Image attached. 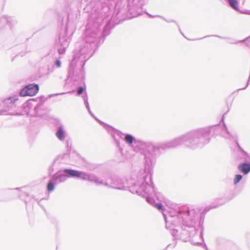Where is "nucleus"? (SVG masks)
<instances>
[{
    "label": "nucleus",
    "instance_id": "nucleus-33",
    "mask_svg": "<svg viewBox=\"0 0 250 250\" xmlns=\"http://www.w3.org/2000/svg\"><path fill=\"white\" fill-rule=\"evenodd\" d=\"M146 13H147V14L148 15V16L150 18H153V17H161V16H158V15H156V16H153V15H151V14H149V13H147V12H146Z\"/></svg>",
    "mask_w": 250,
    "mask_h": 250
},
{
    "label": "nucleus",
    "instance_id": "nucleus-27",
    "mask_svg": "<svg viewBox=\"0 0 250 250\" xmlns=\"http://www.w3.org/2000/svg\"><path fill=\"white\" fill-rule=\"evenodd\" d=\"M239 151L241 152V155L244 156V157H245V156L246 155H247V154L248 153V152H247L246 151H245L242 147L241 146L239 148Z\"/></svg>",
    "mask_w": 250,
    "mask_h": 250
},
{
    "label": "nucleus",
    "instance_id": "nucleus-9",
    "mask_svg": "<svg viewBox=\"0 0 250 250\" xmlns=\"http://www.w3.org/2000/svg\"><path fill=\"white\" fill-rule=\"evenodd\" d=\"M140 191L141 193L138 195L145 198L148 204L155 207L160 211H163L165 210V207L161 203L164 200V197L161 193L156 191L154 188L152 173L151 181L146 179Z\"/></svg>",
    "mask_w": 250,
    "mask_h": 250
},
{
    "label": "nucleus",
    "instance_id": "nucleus-12",
    "mask_svg": "<svg viewBox=\"0 0 250 250\" xmlns=\"http://www.w3.org/2000/svg\"><path fill=\"white\" fill-rule=\"evenodd\" d=\"M39 90V85L35 83H29L23 86L18 92L21 97H32L36 95Z\"/></svg>",
    "mask_w": 250,
    "mask_h": 250
},
{
    "label": "nucleus",
    "instance_id": "nucleus-13",
    "mask_svg": "<svg viewBox=\"0 0 250 250\" xmlns=\"http://www.w3.org/2000/svg\"><path fill=\"white\" fill-rule=\"evenodd\" d=\"M6 24L11 31H13L14 27L17 24L15 18L7 15H3L0 17V26Z\"/></svg>",
    "mask_w": 250,
    "mask_h": 250
},
{
    "label": "nucleus",
    "instance_id": "nucleus-16",
    "mask_svg": "<svg viewBox=\"0 0 250 250\" xmlns=\"http://www.w3.org/2000/svg\"><path fill=\"white\" fill-rule=\"evenodd\" d=\"M237 168L244 175H248L250 172V162L241 163L238 165Z\"/></svg>",
    "mask_w": 250,
    "mask_h": 250
},
{
    "label": "nucleus",
    "instance_id": "nucleus-10",
    "mask_svg": "<svg viewBox=\"0 0 250 250\" xmlns=\"http://www.w3.org/2000/svg\"><path fill=\"white\" fill-rule=\"evenodd\" d=\"M19 94H13L0 100V105L2 109L0 110V115H13L16 108V102L19 100Z\"/></svg>",
    "mask_w": 250,
    "mask_h": 250
},
{
    "label": "nucleus",
    "instance_id": "nucleus-15",
    "mask_svg": "<svg viewBox=\"0 0 250 250\" xmlns=\"http://www.w3.org/2000/svg\"><path fill=\"white\" fill-rule=\"evenodd\" d=\"M218 37V38H220L221 39H228L229 40V42H228L230 44H236L238 42H244V43H247V42H250V40H246L245 41L246 38H245V39L244 40H240V41H237L236 40V39H233V38H227V37H221L220 36H218V35H208V36H206L203 38H199V39H194V40H192L193 41L194 40H201V39H204V38H208V37ZM247 45L248 46V44H247Z\"/></svg>",
    "mask_w": 250,
    "mask_h": 250
},
{
    "label": "nucleus",
    "instance_id": "nucleus-32",
    "mask_svg": "<svg viewBox=\"0 0 250 250\" xmlns=\"http://www.w3.org/2000/svg\"><path fill=\"white\" fill-rule=\"evenodd\" d=\"M88 113H89V114L93 117V118H95V115L94 114L91 112L90 109H89V110H87Z\"/></svg>",
    "mask_w": 250,
    "mask_h": 250
},
{
    "label": "nucleus",
    "instance_id": "nucleus-37",
    "mask_svg": "<svg viewBox=\"0 0 250 250\" xmlns=\"http://www.w3.org/2000/svg\"><path fill=\"white\" fill-rule=\"evenodd\" d=\"M171 246V244H168L167 247L164 250H167V248Z\"/></svg>",
    "mask_w": 250,
    "mask_h": 250
},
{
    "label": "nucleus",
    "instance_id": "nucleus-3",
    "mask_svg": "<svg viewBox=\"0 0 250 250\" xmlns=\"http://www.w3.org/2000/svg\"><path fill=\"white\" fill-rule=\"evenodd\" d=\"M111 8L106 2H101L95 9L94 13L89 16L85 29L83 34L81 43H77L76 47H80V51L83 54L82 57L90 58L103 43L106 36L117 23L113 19L114 11L110 19Z\"/></svg>",
    "mask_w": 250,
    "mask_h": 250
},
{
    "label": "nucleus",
    "instance_id": "nucleus-35",
    "mask_svg": "<svg viewBox=\"0 0 250 250\" xmlns=\"http://www.w3.org/2000/svg\"><path fill=\"white\" fill-rule=\"evenodd\" d=\"M23 188V187H21V188H14V189H15V190H20L21 188Z\"/></svg>",
    "mask_w": 250,
    "mask_h": 250
},
{
    "label": "nucleus",
    "instance_id": "nucleus-8",
    "mask_svg": "<svg viewBox=\"0 0 250 250\" xmlns=\"http://www.w3.org/2000/svg\"><path fill=\"white\" fill-rule=\"evenodd\" d=\"M227 112L225 113L223 116L221 118V122H223V128H221L220 125L219 124L215 125H208L207 126H206L205 127H202V128H198L195 129H193L189 131L188 132H190L191 131L193 130H199V129H203L204 130V132L202 133L204 138V143L203 144V145L201 146L196 147L194 149L189 148L191 150H195L198 148H201L205 146L208 144L210 141V135H216L218 133L220 132V130H222V133L223 134V136L224 137H225L226 139H229V140H235L238 138L237 134L236 132L234 131H230L226 124L224 122V116L226 114H227Z\"/></svg>",
    "mask_w": 250,
    "mask_h": 250
},
{
    "label": "nucleus",
    "instance_id": "nucleus-1",
    "mask_svg": "<svg viewBox=\"0 0 250 250\" xmlns=\"http://www.w3.org/2000/svg\"><path fill=\"white\" fill-rule=\"evenodd\" d=\"M106 131L110 134L121 152L123 148L121 145L120 140L125 141L129 146L134 144L144 156V167L146 170L148 172L153 170L157 157L164 154L167 149L176 147L182 144L188 148L194 149L201 146L205 141V137L202 134L204 132L203 129L187 132L172 140L157 144L137 139L132 135L123 133L109 125H106Z\"/></svg>",
    "mask_w": 250,
    "mask_h": 250
},
{
    "label": "nucleus",
    "instance_id": "nucleus-26",
    "mask_svg": "<svg viewBox=\"0 0 250 250\" xmlns=\"http://www.w3.org/2000/svg\"><path fill=\"white\" fill-rule=\"evenodd\" d=\"M56 160H55L53 163L52 164V165L49 167V169H48V174H49V175L50 176V177L51 176V173H52L53 171V165L54 164V163H55Z\"/></svg>",
    "mask_w": 250,
    "mask_h": 250
},
{
    "label": "nucleus",
    "instance_id": "nucleus-7",
    "mask_svg": "<svg viewBox=\"0 0 250 250\" xmlns=\"http://www.w3.org/2000/svg\"><path fill=\"white\" fill-rule=\"evenodd\" d=\"M89 172L70 168H62L52 174L46 185L47 191L51 192L54 190L56 185L64 183L68 178H75L88 181Z\"/></svg>",
    "mask_w": 250,
    "mask_h": 250
},
{
    "label": "nucleus",
    "instance_id": "nucleus-34",
    "mask_svg": "<svg viewBox=\"0 0 250 250\" xmlns=\"http://www.w3.org/2000/svg\"><path fill=\"white\" fill-rule=\"evenodd\" d=\"M39 99H40V103H42V102H43V101H42V100L44 99V96H41V97H40L39 98Z\"/></svg>",
    "mask_w": 250,
    "mask_h": 250
},
{
    "label": "nucleus",
    "instance_id": "nucleus-22",
    "mask_svg": "<svg viewBox=\"0 0 250 250\" xmlns=\"http://www.w3.org/2000/svg\"><path fill=\"white\" fill-rule=\"evenodd\" d=\"M243 175L240 174H235L233 179V184L237 185L243 179Z\"/></svg>",
    "mask_w": 250,
    "mask_h": 250
},
{
    "label": "nucleus",
    "instance_id": "nucleus-38",
    "mask_svg": "<svg viewBox=\"0 0 250 250\" xmlns=\"http://www.w3.org/2000/svg\"><path fill=\"white\" fill-rule=\"evenodd\" d=\"M248 40H250V36H249L248 37L246 38V39L245 41Z\"/></svg>",
    "mask_w": 250,
    "mask_h": 250
},
{
    "label": "nucleus",
    "instance_id": "nucleus-5",
    "mask_svg": "<svg viewBox=\"0 0 250 250\" xmlns=\"http://www.w3.org/2000/svg\"><path fill=\"white\" fill-rule=\"evenodd\" d=\"M73 51V58L69 64L68 72V78H71L72 81L77 82L78 83H83V85H79L76 90H72L67 92H62L50 95L49 97L64 95L66 93H72L77 92V95L79 96L86 90V86L84 83V67L87 60L90 58L83 59L82 57V53L80 51V47H78Z\"/></svg>",
    "mask_w": 250,
    "mask_h": 250
},
{
    "label": "nucleus",
    "instance_id": "nucleus-6",
    "mask_svg": "<svg viewBox=\"0 0 250 250\" xmlns=\"http://www.w3.org/2000/svg\"><path fill=\"white\" fill-rule=\"evenodd\" d=\"M144 2V0H118L114 6L113 19L121 23L142 15Z\"/></svg>",
    "mask_w": 250,
    "mask_h": 250
},
{
    "label": "nucleus",
    "instance_id": "nucleus-29",
    "mask_svg": "<svg viewBox=\"0 0 250 250\" xmlns=\"http://www.w3.org/2000/svg\"><path fill=\"white\" fill-rule=\"evenodd\" d=\"M234 141H235V144H236L237 148L239 149L241 147V146L238 142V138L237 139H236L235 140H234Z\"/></svg>",
    "mask_w": 250,
    "mask_h": 250
},
{
    "label": "nucleus",
    "instance_id": "nucleus-20",
    "mask_svg": "<svg viewBox=\"0 0 250 250\" xmlns=\"http://www.w3.org/2000/svg\"><path fill=\"white\" fill-rule=\"evenodd\" d=\"M19 197L21 199L23 200L26 204L29 201L31 198H34V196H31L26 192H22L19 195Z\"/></svg>",
    "mask_w": 250,
    "mask_h": 250
},
{
    "label": "nucleus",
    "instance_id": "nucleus-19",
    "mask_svg": "<svg viewBox=\"0 0 250 250\" xmlns=\"http://www.w3.org/2000/svg\"><path fill=\"white\" fill-rule=\"evenodd\" d=\"M229 6L236 11H239V1L237 0H225Z\"/></svg>",
    "mask_w": 250,
    "mask_h": 250
},
{
    "label": "nucleus",
    "instance_id": "nucleus-25",
    "mask_svg": "<svg viewBox=\"0 0 250 250\" xmlns=\"http://www.w3.org/2000/svg\"><path fill=\"white\" fill-rule=\"evenodd\" d=\"M96 121H97L98 123L100 124L101 125H104V127L106 130V125H108L107 124L104 123L103 122L100 120L99 119H98L95 116V118H93Z\"/></svg>",
    "mask_w": 250,
    "mask_h": 250
},
{
    "label": "nucleus",
    "instance_id": "nucleus-23",
    "mask_svg": "<svg viewBox=\"0 0 250 250\" xmlns=\"http://www.w3.org/2000/svg\"><path fill=\"white\" fill-rule=\"evenodd\" d=\"M82 98L83 99L85 107L86 108L87 110H89L90 108L88 101V96L86 92L84 93V94L82 96Z\"/></svg>",
    "mask_w": 250,
    "mask_h": 250
},
{
    "label": "nucleus",
    "instance_id": "nucleus-4",
    "mask_svg": "<svg viewBox=\"0 0 250 250\" xmlns=\"http://www.w3.org/2000/svg\"><path fill=\"white\" fill-rule=\"evenodd\" d=\"M152 170H146L144 169L140 170L137 175V180H127L122 178L115 174H108L106 178V182H104L99 177L94 173H89V178L88 182H93L97 185H104L110 188L118 190H129L133 194H140L142 187L148 179L151 180V172Z\"/></svg>",
    "mask_w": 250,
    "mask_h": 250
},
{
    "label": "nucleus",
    "instance_id": "nucleus-18",
    "mask_svg": "<svg viewBox=\"0 0 250 250\" xmlns=\"http://www.w3.org/2000/svg\"><path fill=\"white\" fill-rule=\"evenodd\" d=\"M44 102L39 103L34 108V112L32 115L34 117H42L43 115L42 106Z\"/></svg>",
    "mask_w": 250,
    "mask_h": 250
},
{
    "label": "nucleus",
    "instance_id": "nucleus-24",
    "mask_svg": "<svg viewBox=\"0 0 250 250\" xmlns=\"http://www.w3.org/2000/svg\"><path fill=\"white\" fill-rule=\"evenodd\" d=\"M161 18H163V19L164 20H165L166 21H167V22H173L175 23V24L177 25V26H178V27H179V25H178V23H177L176 22V21H174V20H171V19H166V18H164V17H162V16H161ZM179 30L180 31V28H179Z\"/></svg>",
    "mask_w": 250,
    "mask_h": 250
},
{
    "label": "nucleus",
    "instance_id": "nucleus-30",
    "mask_svg": "<svg viewBox=\"0 0 250 250\" xmlns=\"http://www.w3.org/2000/svg\"><path fill=\"white\" fill-rule=\"evenodd\" d=\"M88 113H89V114L93 117V118H95V115L94 114L91 112L90 109H89V110H87Z\"/></svg>",
    "mask_w": 250,
    "mask_h": 250
},
{
    "label": "nucleus",
    "instance_id": "nucleus-36",
    "mask_svg": "<svg viewBox=\"0 0 250 250\" xmlns=\"http://www.w3.org/2000/svg\"><path fill=\"white\" fill-rule=\"evenodd\" d=\"M25 54V53H23V52H21V53H20V56H21V57H22V56H24Z\"/></svg>",
    "mask_w": 250,
    "mask_h": 250
},
{
    "label": "nucleus",
    "instance_id": "nucleus-40",
    "mask_svg": "<svg viewBox=\"0 0 250 250\" xmlns=\"http://www.w3.org/2000/svg\"><path fill=\"white\" fill-rule=\"evenodd\" d=\"M176 243L174 245L173 247H175L176 246Z\"/></svg>",
    "mask_w": 250,
    "mask_h": 250
},
{
    "label": "nucleus",
    "instance_id": "nucleus-11",
    "mask_svg": "<svg viewBox=\"0 0 250 250\" xmlns=\"http://www.w3.org/2000/svg\"><path fill=\"white\" fill-rule=\"evenodd\" d=\"M71 40V37L68 35V28L66 26L63 29L61 28L58 38L55 40V47L59 55L63 54L68 47Z\"/></svg>",
    "mask_w": 250,
    "mask_h": 250
},
{
    "label": "nucleus",
    "instance_id": "nucleus-2",
    "mask_svg": "<svg viewBox=\"0 0 250 250\" xmlns=\"http://www.w3.org/2000/svg\"><path fill=\"white\" fill-rule=\"evenodd\" d=\"M230 199H219L217 205L206 207L202 213L197 209H190L187 206L172 210L167 214L163 213L166 228L171 229V234L175 239H181L184 242L191 241L194 245H199L200 242H194L191 239L196 234L199 228V236L204 240L203 225L205 214L210 209L223 205Z\"/></svg>",
    "mask_w": 250,
    "mask_h": 250
},
{
    "label": "nucleus",
    "instance_id": "nucleus-39",
    "mask_svg": "<svg viewBox=\"0 0 250 250\" xmlns=\"http://www.w3.org/2000/svg\"><path fill=\"white\" fill-rule=\"evenodd\" d=\"M67 146H68V141L67 142Z\"/></svg>",
    "mask_w": 250,
    "mask_h": 250
},
{
    "label": "nucleus",
    "instance_id": "nucleus-14",
    "mask_svg": "<svg viewBox=\"0 0 250 250\" xmlns=\"http://www.w3.org/2000/svg\"><path fill=\"white\" fill-rule=\"evenodd\" d=\"M57 54L56 51V49L54 48L53 49H52L43 59V60H47V59H50L49 60V62H52L54 59H56L55 61H54V64L55 65L59 68L61 66V61L60 60V57L57 59Z\"/></svg>",
    "mask_w": 250,
    "mask_h": 250
},
{
    "label": "nucleus",
    "instance_id": "nucleus-21",
    "mask_svg": "<svg viewBox=\"0 0 250 250\" xmlns=\"http://www.w3.org/2000/svg\"><path fill=\"white\" fill-rule=\"evenodd\" d=\"M37 100V99H34V98H33V99H30L28 100H27L26 102H25L24 104H23L22 105V107L23 108H28V109H30L32 108V102H35Z\"/></svg>",
    "mask_w": 250,
    "mask_h": 250
},
{
    "label": "nucleus",
    "instance_id": "nucleus-31",
    "mask_svg": "<svg viewBox=\"0 0 250 250\" xmlns=\"http://www.w3.org/2000/svg\"><path fill=\"white\" fill-rule=\"evenodd\" d=\"M88 113H89V114L93 117V118H95V115L94 114L91 112L90 109H89V110H87Z\"/></svg>",
    "mask_w": 250,
    "mask_h": 250
},
{
    "label": "nucleus",
    "instance_id": "nucleus-17",
    "mask_svg": "<svg viewBox=\"0 0 250 250\" xmlns=\"http://www.w3.org/2000/svg\"><path fill=\"white\" fill-rule=\"evenodd\" d=\"M55 134L60 141H63L64 140L66 136V133L62 125H61L57 127Z\"/></svg>",
    "mask_w": 250,
    "mask_h": 250
},
{
    "label": "nucleus",
    "instance_id": "nucleus-28",
    "mask_svg": "<svg viewBox=\"0 0 250 250\" xmlns=\"http://www.w3.org/2000/svg\"><path fill=\"white\" fill-rule=\"evenodd\" d=\"M244 160L246 162H248L249 161H250V155L249 153H248L247 155H246L245 157H244Z\"/></svg>",
    "mask_w": 250,
    "mask_h": 250
}]
</instances>
